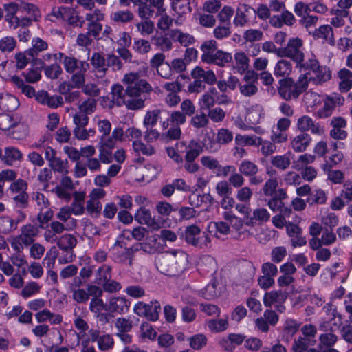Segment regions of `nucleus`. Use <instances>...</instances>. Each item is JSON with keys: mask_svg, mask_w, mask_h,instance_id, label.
<instances>
[{"mask_svg": "<svg viewBox=\"0 0 352 352\" xmlns=\"http://www.w3.org/2000/svg\"><path fill=\"white\" fill-rule=\"evenodd\" d=\"M188 255L182 250L166 251L156 260L157 270L163 274L177 276L187 268Z\"/></svg>", "mask_w": 352, "mask_h": 352, "instance_id": "f257e3e1", "label": "nucleus"}, {"mask_svg": "<svg viewBox=\"0 0 352 352\" xmlns=\"http://www.w3.org/2000/svg\"><path fill=\"white\" fill-rule=\"evenodd\" d=\"M300 70L308 71L303 75L308 76L306 78L307 83L312 80L316 85L322 84L329 80L331 77V72L329 67L325 65H320L315 56L302 63Z\"/></svg>", "mask_w": 352, "mask_h": 352, "instance_id": "f03ea898", "label": "nucleus"}, {"mask_svg": "<svg viewBox=\"0 0 352 352\" xmlns=\"http://www.w3.org/2000/svg\"><path fill=\"white\" fill-rule=\"evenodd\" d=\"M60 55L63 57V64L65 71L73 74L72 83L77 88L81 87L85 81V74L89 67V63L74 56H64L62 53Z\"/></svg>", "mask_w": 352, "mask_h": 352, "instance_id": "7ed1b4c3", "label": "nucleus"}, {"mask_svg": "<svg viewBox=\"0 0 352 352\" xmlns=\"http://www.w3.org/2000/svg\"><path fill=\"white\" fill-rule=\"evenodd\" d=\"M122 82L126 86V94L129 97H146V94L153 91L151 85L145 79L140 78L137 72L126 74Z\"/></svg>", "mask_w": 352, "mask_h": 352, "instance_id": "20e7f679", "label": "nucleus"}, {"mask_svg": "<svg viewBox=\"0 0 352 352\" xmlns=\"http://www.w3.org/2000/svg\"><path fill=\"white\" fill-rule=\"evenodd\" d=\"M307 75H300L296 82L292 78H283L279 80L278 92L285 100L297 98L307 88Z\"/></svg>", "mask_w": 352, "mask_h": 352, "instance_id": "39448f33", "label": "nucleus"}, {"mask_svg": "<svg viewBox=\"0 0 352 352\" xmlns=\"http://www.w3.org/2000/svg\"><path fill=\"white\" fill-rule=\"evenodd\" d=\"M303 41L298 38H291L284 47L278 50L277 55L287 57L295 62L299 68L305 63V54L302 52Z\"/></svg>", "mask_w": 352, "mask_h": 352, "instance_id": "423d86ee", "label": "nucleus"}, {"mask_svg": "<svg viewBox=\"0 0 352 352\" xmlns=\"http://www.w3.org/2000/svg\"><path fill=\"white\" fill-rule=\"evenodd\" d=\"M182 238L194 247L204 248L208 246L210 239L207 234L201 232V229L196 225L187 226L182 233Z\"/></svg>", "mask_w": 352, "mask_h": 352, "instance_id": "0eeeda50", "label": "nucleus"}, {"mask_svg": "<svg viewBox=\"0 0 352 352\" xmlns=\"http://www.w3.org/2000/svg\"><path fill=\"white\" fill-rule=\"evenodd\" d=\"M155 7H149V10L137 8V14L141 21L135 26L137 30L142 36H147L153 34L155 29V23L151 20L155 14Z\"/></svg>", "mask_w": 352, "mask_h": 352, "instance_id": "6e6552de", "label": "nucleus"}, {"mask_svg": "<svg viewBox=\"0 0 352 352\" xmlns=\"http://www.w3.org/2000/svg\"><path fill=\"white\" fill-rule=\"evenodd\" d=\"M104 18V13L99 9H95L92 12L85 14V20L87 21V33L94 37L99 38V35L102 30V25L100 21Z\"/></svg>", "mask_w": 352, "mask_h": 352, "instance_id": "1a4fd4ad", "label": "nucleus"}, {"mask_svg": "<svg viewBox=\"0 0 352 352\" xmlns=\"http://www.w3.org/2000/svg\"><path fill=\"white\" fill-rule=\"evenodd\" d=\"M257 73L254 70L248 71L239 85V91L245 97H252L258 91Z\"/></svg>", "mask_w": 352, "mask_h": 352, "instance_id": "9d476101", "label": "nucleus"}, {"mask_svg": "<svg viewBox=\"0 0 352 352\" xmlns=\"http://www.w3.org/2000/svg\"><path fill=\"white\" fill-rule=\"evenodd\" d=\"M344 100V98L338 94L326 96L324 99V106L317 112L318 116L320 118L329 117L334 111L336 106L342 104Z\"/></svg>", "mask_w": 352, "mask_h": 352, "instance_id": "9b49d317", "label": "nucleus"}, {"mask_svg": "<svg viewBox=\"0 0 352 352\" xmlns=\"http://www.w3.org/2000/svg\"><path fill=\"white\" fill-rule=\"evenodd\" d=\"M113 250L114 251L115 258L120 263H128L129 266H131L133 255L135 252L138 250V248H126L123 245V243L119 241H116L114 243Z\"/></svg>", "mask_w": 352, "mask_h": 352, "instance_id": "f8f14e48", "label": "nucleus"}, {"mask_svg": "<svg viewBox=\"0 0 352 352\" xmlns=\"http://www.w3.org/2000/svg\"><path fill=\"white\" fill-rule=\"evenodd\" d=\"M251 12H255V10L250 5L246 3L239 4L233 20L234 26L237 28L244 27L249 21L248 15Z\"/></svg>", "mask_w": 352, "mask_h": 352, "instance_id": "ddd939ff", "label": "nucleus"}, {"mask_svg": "<svg viewBox=\"0 0 352 352\" xmlns=\"http://www.w3.org/2000/svg\"><path fill=\"white\" fill-rule=\"evenodd\" d=\"M297 128L302 132L311 131L313 134L319 135L323 133V129L320 124L308 116H303L298 119Z\"/></svg>", "mask_w": 352, "mask_h": 352, "instance_id": "4468645a", "label": "nucleus"}, {"mask_svg": "<svg viewBox=\"0 0 352 352\" xmlns=\"http://www.w3.org/2000/svg\"><path fill=\"white\" fill-rule=\"evenodd\" d=\"M193 80H201L204 84L212 85L217 82V76L211 69H204L201 67H195L190 72Z\"/></svg>", "mask_w": 352, "mask_h": 352, "instance_id": "2eb2a0df", "label": "nucleus"}, {"mask_svg": "<svg viewBox=\"0 0 352 352\" xmlns=\"http://www.w3.org/2000/svg\"><path fill=\"white\" fill-rule=\"evenodd\" d=\"M90 63L96 72L98 78H103L107 72V56L105 57L102 53L94 52L91 58Z\"/></svg>", "mask_w": 352, "mask_h": 352, "instance_id": "dca6fc26", "label": "nucleus"}, {"mask_svg": "<svg viewBox=\"0 0 352 352\" xmlns=\"http://www.w3.org/2000/svg\"><path fill=\"white\" fill-rule=\"evenodd\" d=\"M312 36L315 39H321L323 43L333 46L336 43L333 28L329 25H323L316 29Z\"/></svg>", "mask_w": 352, "mask_h": 352, "instance_id": "f3484780", "label": "nucleus"}, {"mask_svg": "<svg viewBox=\"0 0 352 352\" xmlns=\"http://www.w3.org/2000/svg\"><path fill=\"white\" fill-rule=\"evenodd\" d=\"M287 233L291 238L293 247L303 246L306 244V239L302 236V229L297 225L288 222V225H287Z\"/></svg>", "mask_w": 352, "mask_h": 352, "instance_id": "a211bd4d", "label": "nucleus"}, {"mask_svg": "<svg viewBox=\"0 0 352 352\" xmlns=\"http://www.w3.org/2000/svg\"><path fill=\"white\" fill-rule=\"evenodd\" d=\"M39 228L31 223H28L21 228V234L19 236L22 239L23 243L28 247L34 243V238L38 236Z\"/></svg>", "mask_w": 352, "mask_h": 352, "instance_id": "6ab92c4d", "label": "nucleus"}, {"mask_svg": "<svg viewBox=\"0 0 352 352\" xmlns=\"http://www.w3.org/2000/svg\"><path fill=\"white\" fill-rule=\"evenodd\" d=\"M270 218V214L267 210L260 207L255 208L252 211V215H250V217L245 221V224L248 226L253 227L256 223L262 224L268 221Z\"/></svg>", "mask_w": 352, "mask_h": 352, "instance_id": "aec40b11", "label": "nucleus"}, {"mask_svg": "<svg viewBox=\"0 0 352 352\" xmlns=\"http://www.w3.org/2000/svg\"><path fill=\"white\" fill-rule=\"evenodd\" d=\"M111 100L110 101L109 107L112 108L113 105L120 107L126 102V89H124L121 85L116 84L111 87Z\"/></svg>", "mask_w": 352, "mask_h": 352, "instance_id": "412c9836", "label": "nucleus"}, {"mask_svg": "<svg viewBox=\"0 0 352 352\" xmlns=\"http://www.w3.org/2000/svg\"><path fill=\"white\" fill-rule=\"evenodd\" d=\"M129 307L128 301L123 297H112L109 299L107 311L112 313L123 314L128 311Z\"/></svg>", "mask_w": 352, "mask_h": 352, "instance_id": "4be33fe9", "label": "nucleus"}, {"mask_svg": "<svg viewBox=\"0 0 352 352\" xmlns=\"http://www.w3.org/2000/svg\"><path fill=\"white\" fill-rule=\"evenodd\" d=\"M165 1H163L162 9L155 8V16H160V19L157 23V28L162 32H165L172 26L174 19L167 14L166 8H164Z\"/></svg>", "mask_w": 352, "mask_h": 352, "instance_id": "5701e85b", "label": "nucleus"}, {"mask_svg": "<svg viewBox=\"0 0 352 352\" xmlns=\"http://www.w3.org/2000/svg\"><path fill=\"white\" fill-rule=\"evenodd\" d=\"M232 60V56L230 53L219 50L212 54L204 63L214 64L219 67H225L227 63H230Z\"/></svg>", "mask_w": 352, "mask_h": 352, "instance_id": "b1692460", "label": "nucleus"}, {"mask_svg": "<svg viewBox=\"0 0 352 352\" xmlns=\"http://www.w3.org/2000/svg\"><path fill=\"white\" fill-rule=\"evenodd\" d=\"M3 9L6 12L5 21L8 23L9 27L14 30L18 28L19 17L16 15L18 12L16 6L13 2L3 5Z\"/></svg>", "mask_w": 352, "mask_h": 352, "instance_id": "393cba45", "label": "nucleus"}, {"mask_svg": "<svg viewBox=\"0 0 352 352\" xmlns=\"http://www.w3.org/2000/svg\"><path fill=\"white\" fill-rule=\"evenodd\" d=\"M319 347L323 352H338L336 349H331L338 340V337L333 332L322 333L319 338Z\"/></svg>", "mask_w": 352, "mask_h": 352, "instance_id": "a878e982", "label": "nucleus"}, {"mask_svg": "<svg viewBox=\"0 0 352 352\" xmlns=\"http://www.w3.org/2000/svg\"><path fill=\"white\" fill-rule=\"evenodd\" d=\"M315 343V339L309 337H300L294 341L292 349L294 352H316L315 349L311 348Z\"/></svg>", "mask_w": 352, "mask_h": 352, "instance_id": "bb28decb", "label": "nucleus"}, {"mask_svg": "<svg viewBox=\"0 0 352 352\" xmlns=\"http://www.w3.org/2000/svg\"><path fill=\"white\" fill-rule=\"evenodd\" d=\"M23 153L14 146H7L4 149L2 162L8 166H12L14 162L23 160Z\"/></svg>", "mask_w": 352, "mask_h": 352, "instance_id": "cd10ccee", "label": "nucleus"}, {"mask_svg": "<svg viewBox=\"0 0 352 352\" xmlns=\"http://www.w3.org/2000/svg\"><path fill=\"white\" fill-rule=\"evenodd\" d=\"M135 219L141 224H146L155 230L160 228L158 223L152 218L149 210L141 208L135 214Z\"/></svg>", "mask_w": 352, "mask_h": 352, "instance_id": "c85d7f7f", "label": "nucleus"}, {"mask_svg": "<svg viewBox=\"0 0 352 352\" xmlns=\"http://www.w3.org/2000/svg\"><path fill=\"white\" fill-rule=\"evenodd\" d=\"M68 25L73 28H82L85 24L84 18L74 8H69L63 19Z\"/></svg>", "mask_w": 352, "mask_h": 352, "instance_id": "c756f323", "label": "nucleus"}, {"mask_svg": "<svg viewBox=\"0 0 352 352\" xmlns=\"http://www.w3.org/2000/svg\"><path fill=\"white\" fill-rule=\"evenodd\" d=\"M311 141V136L305 133H300L293 138L291 146L296 152H303Z\"/></svg>", "mask_w": 352, "mask_h": 352, "instance_id": "7c9ffc66", "label": "nucleus"}, {"mask_svg": "<svg viewBox=\"0 0 352 352\" xmlns=\"http://www.w3.org/2000/svg\"><path fill=\"white\" fill-rule=\"evenodd\" d=\"M19 106V100L10 94H0V107L6 111H13Z\"/></svg>", "mask_w": 352, "mask_h": 352, "instance_id": "2f4dec72", "label": "nucleus"}, {"mask_svg": "<svg viewBox=\"0 0 352 352\" xmlns=\"http://www.w3.org/2000/svg\"><path fill=\"white\" fill-rule=\"evenodd\" d=\"M169 36L175 41L179 42L182 45L187 47L195 43L194 36L188 33L182 32L179 29L171 30Z\"/></svg>", "mask_w": 352, "mask_h": 352, "instance_id": "473e14b6", "label": "nucleus"}, {"mask_svg": "<svg viewBox=\"0 0 352 352\" xmlns=\"http://www.w3.org/2000/svg\"><path fill=\"white\" fill-rule=\"evenodd\" d=\"M48 47L47 43L39 37H35L32 40V47L25 53L32 58L38 56L39 52L46 50Z\"/></svg>", "mask_w": 352, "mask_h": 352, "instance_id": "72a5a7b5", "label": "nucleus"}, {"mask_svg": "<svg viewBox=\"0 0 352 352\" xmlns=\"http://www.w3.org/2000/svg\"><path fill=\"white\" fill-rule=\"evenodd\" d=\"M286 299V295L280 291L267 292L263 297V302L266 307H271L274 303H283Z\"/></svg>", "mask_w": 352, "mask_h": 352, "instance_id": "f704fd0d", "label": "nucleus"}, {"mask_svg": "<svg viewBox=\"0 0 352 352\" xmlns=\"http://www.w3.org/2000/svg\"><path fill=\"white\" fill-rule=\"evenodd\" d=\"M202 151L201 145L195 140H191L188 144V150L184 157L185 161H195Z\"/></svg>", "mask_w": 352, "mask_h": 352, "instance_id": "c9c22d12", "label": "nucleus"}, {"mask_svg": "<svg viewBox=\"0 0 352 352\" xmlns=\"http://www.w3.org/2000/svg\"><path fill=\"white\" fill-rule=\"evenodd\" d=\"M258 170V165L249 160H243L239 165V171L247 177L257 175Z\"/></svg>", "mask_w": 352, "mask_h": 352, "instance_id": "e433bc0d", "label": "nucleus"}, {"mask_svg": "<svg viewBox=\"0 0 352 352\" xmlns=\"http://www.w3.org/2000/svg\"><path fill=\"white\" fill-rule=\"evenodd\" d=\"M17 46V41L14 36L6 35L0 38V52L12 53Z\"/></svg>", "mask_w": 352, "mask_h": 352, "instance_id": "4c0bfd02", "label": "nucleus"}, {"mask_svg": "<svg viewBox=\"0 0 352 352\" xmlns=\"http://www.w3.org/2000/svg\"><path fill=\"white\" fill-rule=\"evenodd\" d=\"M76 244L77 239L74 235L65 234L59 237L56 245L62 250L70 251L76 247Z\"/></svg>", "mask_w": 352, "mask_h": 352, "instance_id": "58836bf2", "label": "nucleus"}, {"mask_svg": "<svg viewBox=\"0 0 352 352\" xmlns=\"http://www.w3.org/2000/svg\"><path fill=\"white\" fill-rule=\"evenodd\" d=\"M234 58L236 63L235 68L239 74H243L248 71L250 59L245 52H236Z\"/></svg>", "mask_w": 352, "mask_h": 352, "instance_id": "ea45409f", "label": "nucleus"}, {"mask_svg": "<svg viewBox=\"0 0 352 352\" xmlns=\"http://www.w3.org/2000/svg\"><path fill=\"white\" fill-rule=\"evenodd\" d=\"M207 324L209 330L213 333L224 331L229 327L228 317L225 318L209 320Z\"/></svg>", "mask_w": 352, "mask_h": 352, "instance_id": "a19ab883", "label": "nucleus"}, {"mask_svg": "<svg viewBox=\"0 0 352 352\" xmlns=\"http://www.w3.org/2000/svg\"><path fill=\"white\" fill-rule=\"evenodd\" d=\"M97 102L93 98H88L78 104V112L88 116L92 114L96 109Z\"/></svg>", "mask_w": 352, "mask_h": 352, "instance_id": "79ce46f5", "label": "nucleus"}, {"mask_svg": "<svg viewBox=\"0 0 352 352\" xmlns=\"http://www.w3.org/2000/svg\"><path fill=\"white\" fill-rule=\"evenodd\" d=\"M292 71V65L290 61L281 59L275 65L274 73L276 76L283 77L289 76Z\"/></svg>", "mask_w": 352, "mask_h": 352, "instance_id": "37998d69", "label": "nucleus"}, {"mask_svg": "<svg viewBox=\"0 0 352 352\" xmlns=\"http://www.w3.org/2000/svg\"><path fill=\"white\" fill-rule=\"evenodd\" d=\"M202 52L201 60L204 63L212 54L217 51V43L214 40H208L201 46Z\"/></svg>", "mask_w": 352, "mask_h": 352, "instance_id": "c03bdc74", "label": "nucleus"}, {"mask_svg": "<svg viewBox=\"0 0 352 352\" xmlns=\"http://www.w3.org/2000/svg\"><path fill=\"white\" fill-rule=\"evenodd\" d=\"M338 76L341 79L340 89L342 91H349L352 86V72L344 68L339 72Z\"/></svg>", "mask_w": 352, "mask_h": 352, "instance_id": "a18cd8bd", "label": "nucleus"}, {"mask_svg": "<svg viewBox=\"0 0 352 352\" xmlns=\"http://www.w3.org/2000/svg\"><path fill=\"white\" fill-rule=\"evenodd\" d=\"M110 278H111V267L109 265H103L97 270L95 280L96 284L102 285Z\"/></svg>", "mask_w": 352, "mask_h": 352, "instance_id": "49530a36", "label": "nucleus"}, {"mask_svg": "<svg viewBox=\"0 0 352 352\" xmlns=\"http://www.w3.org/2000/svg\"><path fill=\"white\" fill-rule=\"evenodd\" d=\"M171 37H168L167 34H160L152 37V40L155 41V45L163 52H167L172 49L173 43Z\"/></svg>", "mask_w": 352, "mask_h": 352, "instance_id": "de8ad7c7", "label": "nucleus"}, {"mask_svg": "<svg viewBox=\"0 0 352 352\" xmlns=\"http://www.w3.org/2000/svg\"><path fill=\"white\" fill-rule=\"evenodd\" d=\"M50 168L55 173H58L62 175H67L69 173V165L67 160H62L56 157L49 164Z\"/></svg>", "mask_w": 352, "mask_h": 352, "instance_id": "09e8293b", "label": "nucleus"}, {"mask_svg": "<svg viewBox=\"0 0 352 352\" xmlns=\"http://www.w3.org/2000/svg\"><path fill=\"white\" fill-rule=\"evenodd\" d=\"M111 19L116 23H126L133 20L134 14L129 10H118L111 14Z\"/></svg>", "mask_w": 352, "mask_h": 352, "instance_id": "8fccbe9b", "label": "nucleus"}, {"mask_svg": "<svg viewBox=\"0 0 352 352\" xmlns=\"http://www.w3.org/2000/svg\"><path fill=\"white\" fill-rule=\"evenodd\" d=\"M263 116L264 113L262 107L256 104L254 106H252L248 110L246 118L251 124H256L259 122L260 119Z\"/></svg>", "mask_w": 352, "mask_h": 352, "instance_id": "3c124183", "label": "nucleus"}, {"mask_svg": "<svg viewBox=\"0 0 352 352\" xmlns=\"http://www.w3.org/2000/svg\"><path fill=\"white\" fill-rule=\"evenodd\" d=\"M132 146L135 153H142L147 156H151L155 153V149L153 146L144 144L141 140H134Z\"/></svg>", "mask_w": 352, "mask_h": 352, "instance_id": "603ef678", "label": "nucleus"}, {"mask_svg": "<svg viewBox=\"0 0 352 352\" xmlns=\"http://www.w3.org/2000/svg\"><path fill=\"white\" fill-rule=\"evenodd\" d=\"M8 135L16 140L23 139L28 135V128L24 124L15 122Z\"/></svg>", "mask_w": 352, "mask_h": 352, "instance_id": "864d4df0", "label": "nucleus"}, {"mask_svg": "<svg viewBox=\"0 0 352 352\" xmlns=\"http://www.w3.org/2000/svg\"><path fill=\"white\" fill-rule=\"evenodd\" d=\"M162 112V111L160 109H153L147 111L143 121L144 126L145 127H153L155 126Z\"/></svg>", "mask_w": 352, "mask_h": 352, "instance_id": "5fc2aeb1", "label": "nucleus"}, {"mask_svg": "<svg viewBox=\"0 0 352 352\" xmlns=\"http://www.w3.org/2000/svg\"><path fill=\"white\" fill-rule=\"evenodd\" d=\"M13 3L16 6L18 11L26 12L28 14L36 16L38 12L35 5L22 0H16Z\"/></svg>", "mask_w": 352, "mask_h": 352, "instance_id": "6e6d98bb", "label": "nucleus"}, {"mask_svg": "<svg viewBox=\"0 0 352 352\" xmlns=\"http://www.w3.org/2000/svg\"><path fill=\"white\" fill-rule=\"evenodd\" d=\"M270 162L273 166L281 170H286L291 164L289 157L285 155L274 156Z\"/></svg>", "mask_w": 352, "mask_h": 352, "instance_id": "4d7b16f0", "label": "nucleus"}, {"mask_svg": "<svg viewBox=\"0 0 352 352\" xmlns=\"http://www.w3.org/2000/svg\"><path fill=\"white\" fill-rule=\"evenodd\" d=\"M258 143H256V146H261L260 152L265 157H268L272 155L276 151V146L270 140H264L259 137Z\"/></svg>", "mask_w": 352, "mask_h": 352, "instance_id": "13d9d810", "label": "nucleus"}, {"mask_svg": "<svg viewBox=\"0 0 352 352\" xmlns=\"http://www.w3.org/2000/svg\"><path fill=\"white\" fill-rule=\"evenodd\" d=\"M17 228V222L9 217H0V232L8 234Z\"/></svg>", "mask_w": 352, "mask_h": 352, "instance_id": "bf43d9fd", "label": "nucleus"}, {"mask_svg": "<svg viewBox=\"0 0 352 352\" xmlns=\"http://www.w3.org/2000/svg\"><path fill=\"white\" fill-rule=\"evenodd\" d=\"M213 198L210 195V193H206L201 195H199L192 192L188 197L189 204L194 207H199L204 201H208L209 202H212Z\"/></svg>", "mask_w": 352, "mask_h": 352, "instance_id": "052dcab7", "label": "nucleus"}, {"mask_svg": "<svg viewBox=\"0 0 352 352\" xmlns=\"http://www.w3.org/2000/svg\"><path fill=\"white\" fill-rule=\"evenodd\" d=\"M234 12V10L232 7L228 6H224L217 14L219 23L230 25V19Z\"/></svg>", "mask_w": 352, "mask_h": 352, "instance_id": "680f3d73", "label": "nucleus"}, {"mask_svg": "<svg viewBox=\"0 0 352 352\" xmlns=\"http://www.w3.org/2000/svg\"><path fill=\"white\" fill-rule=\"evenodd\" d=\"M209 122L208 116L204 113L193 115L190 120V125L197 129L206 127Z\"/></svg>", "mask_w": 352, "mask_h": 352, "instance_id": "e2e57ef3", "label": "nucleus"}, {"mask_svg": "<svg viewBox=\"0 0 352 352\" xmlns=\"http://www.w3.org/2000/svg\"><path fill=\"white\" fill-rule=\"evenodd\" d=\"M259 137L256 135H242L238 134L235 137V142L236 144L241 146H256V143H258Z\"/></svg>", "mask_w": 352, "mask_h": 352, "instance_id": "0e129e2a", "label": "nucleus"}, {"mask_svg": "<svg viewBox=\"0 0 352 352\" xmlns=\"http://www.w3.org/2000/svg\"><path fill=\"white\" fill-rule=\"evenodd\" d=\"M54 216V212L48 207L45 210H39V212L37 215V220L39 223L38 228H45V225L47 224L48 222L52 219Z\"/></svg>", "mask_w": 352, "mask_h": 352, "instance_id": "69168bd1", "label": "nucleus"}, {"mask_svg": "<svg viewBox=\"0 0 352 352\" xmlns=\"http://www.w3.org/2000/svg\"><path fill=\"white\" fill-rule=\"evenodd\" d=\"M253 197V190L249 186L239 188L236 194V198L241 203H250Z\"/></svg>", "mask_w": 352, "mask_h": 352, "instance_id": "338daca9", "label": "nucleus"}, {"mask_svg": "<svg viewBox=\"0 0 352 352\" xmlns=\"http://www.w3.org/2000/svg\"><path fill=\"white\" fill-rule=\"evenodd\" d=\"M146 100V97H129L126 99L124 104L128 109L138 110L142 109L144 107V102Z\"/></svg>", "mask_w": 352, "mask_h": 352, "instance_id": "774afa93", "label": "nucleus"}]
</instances>
